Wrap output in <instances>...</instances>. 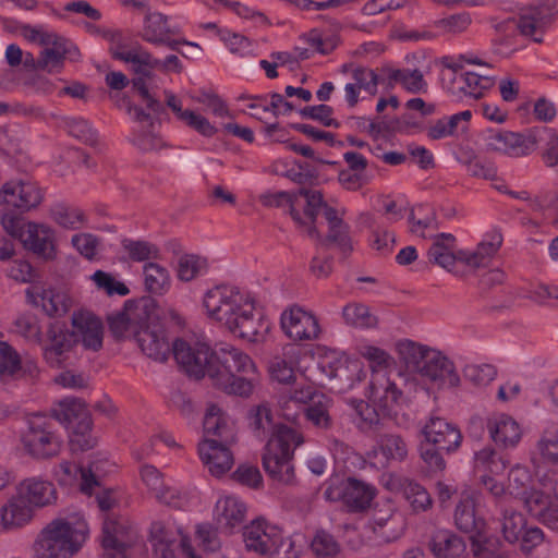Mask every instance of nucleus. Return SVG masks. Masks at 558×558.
I'll list each match as a JSON object with an SVG mask.
<instances>
[{"mask_svg":"<svg viewBox=\"0 0 558 558\" xmlns=\"http://www.w3.org/2000/svg\"><path fill=\"white\" fill-rule=\"evenodd\" d=\"M248 425L257 438L265 439L270 436L262 458L265 472L281 484H293L295 474L292 460L294 450L304 441L302 434L293 426L274 423L267 403H262L250 411Z\"/></svg>","mask_w":558,"mask_h":558,"instance_id":"1","label":"nucleus"},{"mask_svg":"<svg viewBox=\"0 0 558 558\" xmlns=\"http://www.w3.org/2000/svg\"><path fill=\"white\" fill-rule=\"evenodd\" d=\"M107 323L117 338H122L126 331H131L141 351L155 362L163 363L172 353V343L151 298L128 300L122 311L107 316Z\"/></svg>","mask_w":558,"mask_h":558,"instance_id":"2","label":"nucleus"},{"mask_svg":"<svg viewBox=\"0 0 558 558\" xmlns=\"http://www.w3.org/2000/svg\"><path fill=\"white\" fill-rule=\"evenodd\" d=\"M208 316L223 324L234 336L255 341L265 323L255 312L253 302L235 287L217 286L203 300Z\"/></svg>","mask_w":558,"mask_h":558,"instance_id":"3","label":"nucleus"},{"mask_svg":"<svg viewBox=\"0 0 558 558\" xmlns=\"http://www.w3.org/2000/svg\"><path fill=\"white\" fill-rule=\"evenodd\" d=\"M89 535L83 514L72 511L53 519L34 545V558H72Z\"/></svg>","mask_w":558,"mask_h":558,"instance_id":"4","label":"nucleus"},{"mask_svg":"<svg viewBox=\"0 0 558 558\" xmlns=\"http://www.w3.org/2000/svg\"><path fill=\"white\" fill-rule=\"evenodd\" d=\"M399 353L408 369L438 386L457 387L460 384L453 362L440 351L407 340L399 343Z\"/></svg>","mask_w":558,"mask_h":558,"instance_id":"5","label":"nucleus"},{"mask_svg":"<svg viewBox=\"0 0 558 558\" xmlns=\"http://www.w3.org/2000/svg\"><path fill=\"white\" fill-rule=\"evenodd\" d=\"M424 440L420 445V456L430 471L446 468L444 453L458 450L462 441L460 429L442 417L432 416L422 428Z\"/></svg>","mask_w":558,"mask_h":558,"instance_id":"6","label":"nucleus"},{"mask_svg":"<svg viewBox=\"0 0 558 558\" xmlns=\"http://www.w3.org/2000/svg\"><path fill=\"white\" fill-rule=\"evenodd\" d=\"M56 420L65 425L69 432V446L72 452L93 449L98 438L93 435V421L86 404L76 398H65L53 410Z\"/></svg>","mask_w":558,"mask_h":558,"instance_id":"7","label":"nucleus"},{"mask_svg":"<svg viewBox=\"0 0 558 558\" xmlns=\"http://www.w3.org/2000/svg\"><path fill=\"white\" fill-rule=\"evenodd\" d=\"M557 13L556 1L542 5H527L520 10L519 19L492 20V26L505 39L514 37L518 32L523 36L533 37L537 33H543Z\"/></svg>","mask_w":558,"mask_h":558,"instance_id":"8","label":"nucleus"},{"mask_svg":"<svg viewBox=\"0 0 558 558\" xmlns=\"http://www.w3.org/2000/svg\"><path fill=\"white\" fill-rule=\"evenodd\" d=\"M25 451L36 460H49L58 457L62 449V439L57 434L51 420L44 415H34L22 436Z\"/></svg>","mask_w":558,"mask_h":558,"instance_id":"9","label":"nucleus"},{"mask_svg":"<svg viewBox=\"0 0 558 558\" xmlns=\"http://www.w3.org/2000/svg\"><path fill=\"white\" fill-rule=\"evenodd\" d=\"M52 475L60 487L77 489L87 497L96 496L100 511H105V496L97 489L101 488L99 478L90 468H84L73 461L63 460L52 469Z\"/></svg>","mask_w":558,"mask_h":558,"instance_id":"10","label":"nucleus"},{"mask_svg":"<svg viewBox=\"0 0 558 558\" xmlns=\"http://www.w3.org/2000/svg\"><path fill=\"white\" fill-rule=\"evenodd\" d=\"M45 198V191L29 179H11L0 189V204L20 214L37 208Z\"/></svg>","mask_w":558,"mask_h":558,"instance_id":"11","label":"nucleus"},{"mask_svg":"<svg viewBox=\"0 0 558 558\" xmlns=\"http://www.w3.org/2000/svg\"><path fill=\"white\" fill-rule=\"evenodd\" d=\"M150 543L156 558H174L175 548L181 547L189 558H196L187 536L171 521L154 522L149 530Z\"/></svg>","mask_w":558,"mask_h":558,"instance_id":"12","label":"nucleus"},{"mask_svg":"<svg viewBox=\"0 0 558 558\" xmlns=\"http://www.w3.org/2000/svg\"><path fill=\"white\" fill-rule=\"evenodd\" d=\"M243 539L247 550L259 555H279L282 546H293V541L283 538L280 529L259 519L244 526Z\"/></svg>","mask_w":558,"mask_h":558,"instance_id":"13","label":"nucleus"},{"mask_svg":"<svg viewBox=\"0 0 558 558\" xmlns=\"http://www.w3.org/2000/svg\"><path fill=\"white\" fill-rule=\"evenodd\" d=\"M213 350L203 342L190 343L182 339H177L172 343V354L177 363L183 371L196 379L205 375L209 377V366H211Z\"/></svg>","mask_w":558,"mask_h":558,"instance_id":"14","label":"nucleus"},{"mask_svg":"<svg viewBox=\"0 0 558 558\" xmlns=\"http://www.w3.org/2000/svg\"><path fill=\"white\" fill-rule=\"evenodd\" d=\"M211 366H209V378H218L221 375H233L235 373L254 374L255 364L251 357L228 343H220L211 352Z\"/></svg>","mask_w":558,"mask_h":558,"instance_id":"15","label":"nucleus"},{"mask_svg":"<svg viewBox=\"0 0 558 558\" xmlns=\"http://www.w3.org/2000/svg\"><path fill=\"white\" fill-rule=\"evenodd\" d=\"M487 151L526 156L535 150V136L489 130L484 135Z\"/></svg>","mask_w":558,"mask_h":558,"instance_id":"16","label":"nucleus"},{"mask_svg":"<svg viewBox=\"0 0 558 558\" xmlns=\"http://www.w3.org/2000/svg\"><path fill=\"white\" fill-rule=\"evenodd\" d=\"M107 41L112 59L124 63H143L148 51L134 38L130 31L107 29Z\"/></svg>","mask_w":558,"mask_h":558,"instance_id":"17","label":"nucleus"},{"mask_svg":"<svg viewBox=\"0 0 558 558\" xmlns=\"http://www.w3.org/2000/svg\"><path fill=\"white\" fill-rule=\"evenodd\" d=\"M281 328L295 341L316 339L320 332L317 318L299 306H292L282 313Z\"/></svg>","mask_w":558,"mask_h":558,"instance_id":"18","label":"nucleus"},{"mask_svg":"<svg viewBox=\"0 0 558 558\" xmlns=\"http://www.w3.org/2000/svg\"><path fill=\"white\" fill-rule=\"evenodd\" d=\"M352 82L347 83L344 86L345 100L349 107L353 108L359 102L360 92L364 90L371 96H375L378 90V85L386 83V77L381 72H378L366 66H355L351 70Z\"/></svg>","mask_w":558,"mask_h":558,"instance_id":"19","label":"nucleus"},{"mask_svg":"<svg viewBox=\"0 0 558 558\" xmlns=\"http://www.w3.org/2000/svg\"><path fill=\"white\" fill-rule=\"evenodd\" d=\"M369 400L384 415L396 412L402 391L385 374L376 372L369 381Z\"/></svg>","mask_w":558,"mask_h":558,"instance_id":"20","label":"nucleus"},{"mask_svg":"<svg viewBox=\"0 0 558 558\" xmlns=\"http://www.w3.org/2000/svg\"><path fill=\"white\" fill-rule=\"evenodd\" d=\"M137 532L130 523H107V558H133Z\"/></svg>","mask_w":558,"mask_h":558,"instance_id":"21","label":"nucleus"},{"mask_svg":"<svg viewBox=\"0 0 558 558\" xmlns=\"http://www.w3.org/2000/svg\"><path fill=\"white\" fill-rule=\"evenodd\" d=\"M446 81L450 83L447 93L459 99L463 97L480 99L494 86L493 77L471 71L461 73V76L457 80L451 73H448Z\"/></svg>","mask_w":558,"mask_h":558,"instance_id":"22","label":"nucleus"},{"mask_svg":"<svg viewBox=\"0 0 558 558\" xmlns=\"http://www.w3.org/2000/svg\"><path fill=\"white\" fill-rule=\"evenodd\" d=\"M486 427L493 441L505 449L515 448L522 437L519 423L512 416L505 413L494 414L488 417Z\"/></svg>","mask_w":558,"mask_h":558,"instance_id":"23","label":"nucleus"},{"mask_svg":"<svg viewBox=\"0 0 558 558\" xmlns=\"http://www.w3.org/2000/svg\"><path fill=\"white\" fill-rule=\"evenodd\" d=\"M228 444L218 442L215 438H206L198 446L199 457L214 476L223 475L233 465V456Z\"/></svg>","mask_w":558,"mask_h":558,"instance_id":"24","label":"nucleus"},{"mask_svg":"<svg viewBox=\"0 0 558 558\" xmlns=\"http://www.w3.org/2000/svg\"><path fill=\"white\" fill-rule=\"evenodd\" d=\"M17 493L31 505V508H44L57 500L54 485L41 477H28L16 486Z\"/></svg>","mask_w":558,"mask_h":558,"instance_id":"25","label":"nucleus"},{"mask_svg":"<svg viewBox=\"0 0 558 558\" xmlns=\"http://www.w3.org/2000/svg\"><path fill=\"white\" fill-rule=\"evenodd\" d=\"M72 325L81 336L86 349L97 351L102 345V322L88 310H78L72 315Z\"/></svg>","mask_w":558,"mask_h":558,"instance_id":"26","label":"nucleus"},{"mask_svg":"<svg viewBox=\"0 0 558 558\" xmlns=\"http://www.w3.org/2000/svg\"><path fill=\"white\" fill-rule=\"evenodd\" d=\"M47 335L49 344L44 348L45 359L52 367H61L71 352L73 333L58 324H51Z\"/></svg>","mask_w":558,"mask_h":558,"instance_id":"27","label":"nucleus"},{"mask_svg":"<svg viewBox=\"0 0 558 558\" xmlns=\"http://www.w3.org/2000/svg\"><path fill=\"white\" fill-rule=\"evenodd\" d=\"M24 247L46 260L54 257L53 231L45 225L29 223L21 235Z\"/></svg>","mask_w":558,"mask_h":558,"instance_id":"28","label":"nucleus"},{"mask_svg":"<svg viewBox=\"0 0 558 558\" xmlns=\"http://www.w3.org/2000/svg\"><path fill=\"white\" fill-rule=\"evenodd\" d=\"M324 217L328 222V234L325 239H319L322 243H333L343 255L352 252V242L350 236V227L339 216L338 210L333 207H326Z\"/></svg>","mask_w":558,"mask_h":558,"instance_id":"29","label":"nucleus"},{"mask_svg":"<svg viewBox=\"0 0 558 558\" xmlns=\"http://www.w3.org/2000/svg\"><path fill=\"white\" fill-rule=\"evenodd\" d=\"M296 194L298 197L303 196L306 201L302 216L304 223L298 226L304 228L310 238L320 239V233L315 223L320 210L324 213L326 207L330 206L325 202L320 191L302 187Z\"/></svg>","mask_w":558,"mask_h":558,"instance_id":"30","label":"nucleus"},{"mask_svg":"<svg viewBox=\"0 0 558 558\" xmlns=\"http://www.w3.org/2000/svg\"><path fill=\"white\" fill-rule=\"evenodd\" d=\"M1 525L4 530H13L28 523L33 518V509L16 492L1 508Z\"/></svg>","mask_w":558,"mask_h":558,"instance_id":"31","label":"nucleus"},{"mask_svg":"<svg viewBox=\"0 0 558 558\" xmlns=\"http://www.w3.org/2000/svg\"><path fill=\"white\" fill-rule=\"evenodd\" d=\"M456 238L451 233H438L434 236V242L427 251L429 263L447 270H451L459 262V251L453 252Z\"/></svg>","mask_w":558,"mask_h":558,"instance_id":"32","label":"nucleus"},{"mask_svg":"<svg viewBox=\"0 0 558 558\" xmlns=\"http://www.w3.org/2000/svg\"><path fill=\"white\" fill-rule=\"evenodd\" d=\"M215 512L220 527L232 532L234 527L242 525L246 507L236 497L228 496L216 502Z\"/></svg>","mask_w":558,"mask_h":558,"instance_id":"33","label":"nucleus"},{"mask_svg":"<svg viewBox=\"0 0 558 558\" xmlns=\"http://www.w3.org/2000/svg\"><path fill=\"white\" fill-rule=\"evenodd\" d=\"M376 495V488L363 481L349 477L344 482V505L350 511L367 509Z\"/></svg>","mask_w":558,"mask_h":558,"instance_id":"34","label":"nucleus"},{"mask_svg":"<svg viewBox=\"0 0 558 558\" xmlns=\"http://www.w3.org/2000/svg\"><path fill=\"white\" fill-rule=\"evenodd\" d=\"M381 72L386 77V87L393 88L396 84H401L410 93H420L426 89V82L423 73L415 69H392L383 66Z\"/></svg>","mask_w":558,"mask_h":558,"instance_id":"35","label":"nucleus"},{"mask_svg":"<svg viewBox=\"0 0 558 558\" xmlns=\"http://www.w3.org/2000/svg\"><path fill=\"white\" fill-rule=\"evenodd\" d=\"M133 65L135 74L137 77L132 80L133 89L138 93L142 97V100L146 104L148 110H150L155 116L160 117L166 112L165 106L162 102L154 97L146 85V78H151L154 76V70H157V65H144L143 63H131Z\"/></svg>","mask_w":558,"mask_h":558,"instance_id":"36","label":"nucleus"},{"mask_svg":"<svg viewBox=\"0 0 558 558\" xmlns=\"http://www.w3.org/2000/svg\"><path fill=\"white\" fill-rule=\"evenodd\" d=\"M428 548L435 558H456L463 551L464 542L449 530H436L430 536Z\"/></svg>","mask_w":558,"mask_h":558,"instance_id":"37","label":"nucleus"},{"mask_svg":"<svg viewBox=\"0 0 558 558\" xmlns=\"http://www.w3.org/2000/svg\"><path fill=\"white\" fill-rule=\"evenodd\" d=\"M26 299L34 306L41 307L48 316H61L66 313L63 295L52 290H40L38 287H31L26 290Z\"/></svg>","mask_w":558,"mask_h":558,"instance_id":"38","label":"nucleus"},{"mask_svg":"<svg viewBox=\"0 0 558 558\" xmlns=\"http://www.w3.org/2000/svg\"><path fill=\"white\" fill-rule=\"evenodd\" d=\"M456 526L463 533L483 532L485 521L475 513V501L471 496L460 499L454 510Z\"/></svg>","mask_w":558,"mask_h":558,"instance_id":"39","label":"nucleus"},{"mask_svg":"<svg viewBox=\"0 0 558 558\" xmlns=\"http://www.w3.org/2000/svg\"><path fill=\"white\" fill-rule=\"evenodd\" d=\"M501 242V234H494L489 241L481 242L474 251L460 250L459 262L472 268L484 267L497 253Z\"/></svg>","mask_w":558,"mask_h":558,"instance_id":"40","label":"nucleus"},{"mask_svg":"<svg viewBox=\"0 0 558 558\" xmlns=\"http://www.w3.org/2000/svg\"><path fill=\"white\" fill-rule=\"evenodd\" d=\"M203 425L205 435L216 437L218 442L233 441L231 427L218 405L210 404L207 408Z\"/></svg>","mask_w":558,"mask_h":558,"instance_id":"41","label":"nucleus"},{"mask_svg":"<svg viewBox=\"0 0 558 558\" xmlns=\"http://www.w3.org/2000/svg\"><path fill=\"white\" fill-rule=\"evenodd\" d=\"M145 290L150 294L163 295L171 288L168 269L160 264L148 262L143 267Z\"/></svg>","mask_w":558,"mask_h":558,"instance_id":"42","label":"nucleus"},{"mask_svg":"<svg viewBox=\"0 0 558 558\" xmlns=\"http://www.w3.org/2000/svg\"><path fill=\"white\" fill-rule=\"evenodd\" d=\"M172 31L168 24V16L160 12L147 11L144 17L142 38L146 43L157 45L163 41L166 35H172Z\"/></svg>","mask_w":558,"mask_h":558,"instance_id":"43","label":"nucleus"},{"mask_svg":"<svg viewBox=\"0 0 558 558\" xmlns=\"http://www.w3.org/2000/svg\"><path fill=\"white\" fill-rule=\"evenodd\" d=\"M527 135L535 136V146L538 142H544L542 159L546 167L555 168L558 166V132L550 128H533Z\"/></svg>","mask_w":558,"mask_h":558,"instance_id":"44","label":"nucleus"},{"mask_svg":"<svg viewBox=\"0 0 558 558\" xmlns=\"http://www.w3.org/2000/svg\"><path fill=\"white\" fill-rule=\"evenodd\" d=\"M247 374L235 373L233 375H221L213 378V385L229 395L248 397L253 392L254 378L246 377Z\"/></svg>","mask_w":558,"mask_h":558,"instance_id":"45","label":"nucleus"},{"mask_svg":"<svg viewBox=\"0 0 558 558\" xmlns=\"http://www.w3.org/2000/svg\"><path fill=\"white\" fill-rule=\"evenodd\" d=\"M58 126L70 136L86 145L93 146L97 143V133L88 121L83 118L63 117L59 120Z\"/></svg>","mask_w":558,"mask_h":558,"instance_id":"46","label":"nucleus"},{"mask_svg":"<svg viewBox=\"0 0 558 558\" xmlns=\"http://www.w3.org/2000/svg\"><path fill=\"white\" fill-rule=\"evenodd\" d=\"M50 214L52 219L65 229H80L85 222L84 213L80 208L68 203H56L51 207Z\"/></svg>","mask_w":558,"mask_h":558,"instance_id":"47","label":"nucleus"},{"mask_svg":"<svg viewBox=\"0 0 558 558\" xmlns=\"http://www.w3.org/2000/svg\"><path fill=\"white\" fill-rule=\"evenodd\" d=\"M378 447L385 458V465L389 461H403L408 456V445L397 434H384L379 437Z\"/></svg>","mask_w":558,"mask_h":558,"instance_id":"48","label":"nucleus"},{"mask_svg":"<svg viewBox=\"0 0 558 558\" xmlns=\"http://www.w3.org/2000/svg\"><path fill=\"white\" fill-rule=\"evenodd\" d=\"M262 204L266 207H280L283 204L289 205V214L296 225L304 223L301 213L295 208L298 202L296 192H267L259 197Z\"/></svg>","mask_w":558,"mask_h":558,"instance_id":"49","label":"nucleus"},{"mask_svg":"<svg viewBox=\"0 0 558 558\" xmlns=\"http://www.w3.org/2000/svg\"><path fill=\"white\" fill-rule=\"evenodd\" d=\"M509 464V459L494 448L486 447L475 453L476 468L486 470L492 474H502Z\"/></svg>","mask_w":558,"mask_h":558,"instance_id":"50","label":"nucleus"},{"mask_svg":"<svg viewBox=\"0 0 558 558\" xmlns=\"http://www.w3.org/2000/svg\"><path fill=\"white\" fill-rule=\"evenodd\" d=\"M463 62L470 63V64H477V65H484L486 64L478 58H469L465 54H460L458 58H453L450 56L442 57L439 60V63L441 64L442 69L440 72V82L442 85V88L448 92L450 83L446 81V77L448 73H451L452 76L458 77L461 76V73H464L463 70Z\"/></svg>","mask_w":558,"mask_h":558,"instance_id":"51","label":"nucleus"},{"mask_svg":"<svg viewBox=\"0 0 558 558\" xmlns=\"http://www.w3.org/2000/svg\"><path fill=\"white\" fill-rule=\"evenodd\" d=\"M342 317L345 324L361 328H372L377 325V318L364 304H348L342 310Z\"/></svg>","mask_w":558,"mask_h":558,"instance_id":"52","label":"nucleus"},{"mask_svg":"<svg viewBox=\"0 0 558 558\" xmlns=\"http://www.w3.org/2000/svg\"><path fill=\"white\" fill-rule=\"evenodd\" d=\"M348 404L353 409L359 418L357 426L362 430L377 429L380 424V414L364 400L350 399Z\"/></svg>","mask_w":558,"mask_h":558,"instance_id":"53","label":"nucleus"},{"mask_svg":"<svg viewBox=\"0 0 558 558\" xmlns=\"http://www.w3.org/2000/svg\"><path fill=\"white\" fill-rule=\"evenodd\" d=\"M122 246L133 262H150L159 258L160 251L157 245L142 240L123 239Z\"/></svg>","mask_w":558,"mask_h":558,"instance_id":"54","label":"nucleus"},{"mask_svg":"<svg viewBox=\"0 0 558 558\" xmlns=\"http://www.w3.org/2000/svg\"><path fill=\"white\" fill-rule=\"evenodd\" d=\"M41 46L47 50L58 51L60 56L73 62L81 57L80 50L71 40L54 32H49L43 38Z\"/></svg>","mask_w":558,"mask_h":558,"instance_id":"55","label":"nucleus"},{"mask_svg":"<svg viewBox=\"0 0 558 558\" xmlns=\"http://www.w3.org/2000/svg\"><path fill=\"white\" fill-rule=\"evenodd\" d=\"M5 276L20 283H37L40 281L39 271L27 260L14 259L4 269Z\"/></svg>","mask_w":558,"mask_h":558,"instance_id":"56","label":"nucleus"},{"mask_svg":"<svg viewBox=\"0 0 558 558\" xmlns=\"http://www.w3.org/2000/svg\"><path fill=\"white\" fill-rule=\"evenodd\" d=\"M329 402L330 400L326 396L319 395L313 403L303 409V414L306 420L315 426L328 428L331 425V418L328 412Z\"/></svg>","mask_w":558,"mask_h":558,"instance_id":"57","label":"nucleus"},{"mask_svg":"<svg viewBox=\"0 0 558 558\" xmlns=\"http://www.w3.org/2000/svg\"><path fill=\"white\" fill-rule=\"evenodd\" d=\"M20 368L17 352L7 342L0 341V380L13 379Z\"/></svg>","mask_w":558,"mask_h":558,"instance_id":"58","label":"nucleus"},{"mask_svg":"<svg viewBox=\"0 0 558 558\" xmlns=\"http://www.w3.org/2000/svg\"><path fill=\"white\" fill-rule=\"evenodd\" d=\"M523 515L514 510H505L500 521V530L506 541L514 543L519 539L524 527Z\"/></svg>","mask_w":558,"mask_h":558,"instance_id":"59","label":"nucleus"},{"mask_svg":"<svg viewBox=\"0 0 558 558\" xmlns=\"http://www.w3.org/2000/svg\"><path fill=\"white\" fill-rule=\"evenodd\" d=\"M541 457L550 463H558V428H547L536 444Z\"/></svg>","mask_w":558,"mask_h":558,"instance_id":"60","label":"nucleus"},{"mask_svg":"<svg viewBox=\"0 0 558 558\" xmlns=\"http://www.w3.org/2000/svg\"><path fill=\"white\" fill-rule=\"evenodd\" d=\"M403 494L414 511H425L432 506L428 492L418 483L408 482L404 485Z\"/></svg>","mask_w":558,"mask_h":558,"instance_id":"61","label":"nucleus"},{"mask_svg":"<svg viewBox=\"0 0 558 558\" xmlns=\"http://www.w3.org/2000/svg\"><path fill=\"white\" fill-rule=\"evenodd\" d=\"M205 266V259L192 254L183 255L178 264V278L182 281H191L201 274Z\"/></svg>","mask_w":558,"mask_h":558,"instance_id":"62","label":"nucleus"},{"mask_svg":"<svg viewBox=\"0 0 558 558\" xmlns=\"http://www.w3.org/2000/svg\"><path fill=\"white\" fill-rule=\"evenodd\" d=\"M311 546L315 555L323 558L333 557L340 550L338 542L326 531H318Z\"/></svg>","mask_w":558,"mask_h":558,"instance_id":"63","label":"nucleus"},{"mask_svg":"<svg viewBox=\"0 0 558 558\" xmlns=\"http://www.w3.org/2000/svg\"><path fill=\"white\" fill-rule=\"evenodd\" d=\"M333 109L328 105L307 106L300 110L302 118L312 119L320 122L324 126L339 128L340 123L331 116Z\"/></svg>","mask_w":558,"mask_h":558,"instance_id":"64","label":"nucleus"}]
</instances>
